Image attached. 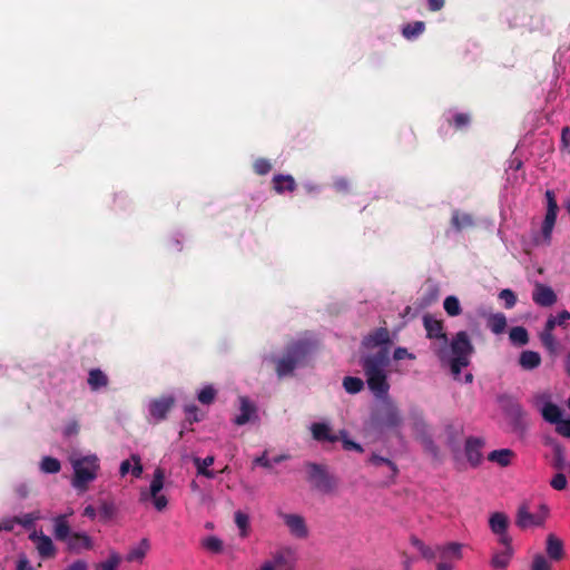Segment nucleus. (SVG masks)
Segmentation results:
<instances>
[{"label":"nucleus","instance_id":"1","mask_svg":"<svg viewBox=\"0 0 570 570\" xmlns=\"http://www.w3.org/2000/svg\"><path fill=\"white\" fill-rule=\"evenodd\" d=\"M423 323L428 336L435 340L433 348L436 355L442 362L450 365L453 377L460 381L461 368L470 364V357L474 351L468 333L464 331L456 333L449 344L443 332V323L440 320L425 315Z\"/></svg>","mask_w":570,"mask_h":570},{"label":"nucleus","instance_id":"2","mask_svg":"<svg viewBox=\"0 0 570 570\" xmlns=\"http://www.w3.org/2000/svg\"><path fill=\"white\" fill-rule=\"evenodd\" d=\"M387 351L380 348L375 354L366 356L363 367L370 390L380 400L377 421L382 425L395 426L400 422L397 409L387 396L389 383L386 381Z\"/></svg>","mask_w":570,"mask_h":570},{"label":"nucleus","instance_id":"3","mask_svg":"<svg viewBox=\"0 0 570 570\" xmlns=\"http://www.w3.org/2000/svg\"><path fill=\"white\" fill-rule=\"evenodd\" d=\"M72 468L71 485L78 492H86L100 471V459L95 453L73 451L68 456Z\"/></svg>","mask_w":570,"mask_h":570},{"label":"nucleus","instance_id":"4","mask_svg":"<svg viewBox=\"0 0 570 570\" xmlns=\"http://www.w3.org/2000/svg\"><path fill=\"white\" fill-rule=\"evenodd\" d=\"M164 485V471L156 469L149 487L142 488L139 492L140 502L150 503L158 512L164 511L168 505V498L163 492Z\"/></svg>","mask_w":570,"mask_h":570},{"label":"nucleus","instance_id":"5","mask_svg":"<svg viewBox=\"0 0 570 570\" xmlns=\"http://www.w3.org/2000/svg\"><path fill=\"white\" fill-rule=\"evenodd\" d=\"M312 351V343L298 341L288 347L287 354L277 361L276 371L278 376L289 374L297 365L302 364L305 356Z\"/></svg>","mask_w":570,"mask_h":570},{"label":"nucleus","instance_id":"6","mask_svg":"<svg viewBox=\"0 0 570 570\" xmlns=\"http://www.w3.org/2000/svg\"><path fill=\"white\" fill-rule=\"evenodd\" d=\"M547 210L541 224L540 234L535 238L538 244L550 245L552 240V233L557 222L559 206L556 199L554 191L548 189L544 194Z\"/></svg>","mask_w":570,"mask_h":570},{"label":"nucleus","instance_id":"7","mask_svg":"<svg viewBox=\"0 0 570 570\" xmlns=\"http://www.w3.org/2000/svg\"><path fill=\"white\" fill-rule=\"evenodd\" d=\"M465 544L456 541H448L436 544L438 559L435 570H454L455 563L463 559Z\"/></svg>","mask_w":570,"mask_h":570},{"label":"nucleus","instance_id":"8","mask_svg":"<svg viewBox=\"0 0 570 570\" xmlns=\"http://www.w3.org/2000/svg\"><path fill=\"white\" fill-rule=\"evenodd\" d=\"M277 517L283 521L292 537L301 540L308 537L309 530L303 515L278 510Z\"/></svg>","mask_w":570,"mask_h":570},{"label":"nucleus","instance_id":"9","mask_svg":"<svg viewBox=\"0 0 570 570\" xmlns=\"http://www.w3.org/2000/svg\"><path fill=\"white\" fill-rule=\"evenodd\" d=\"M533 404L540 411L544 421L557 424L562 419V410L550 401L549 393H539L533 396Z\"/></svg>","mask_w":570,"mask_h":570},{"label":"nucleus","instance_id":"10","mask_svg":"<svg viewBox=\"0 0 570 570\" xmlns=\"http://www.w3.org/2000/svg\"><path fill=\"white\" fill-rule=\"evenodd\" d=\"M509 524V517L503 512H493L489 517V528L502 546L512 543V538L508 532Z\"/></svg>","mask_w":570,"mask_h":570},{"label":"nucleus","instance_id":"11","mask_svg":"<svg viewBox=\"0 0 570 570\" xmlns=\"http://www.w3.org/2000/svg\"><path fill=\"white\" fill-rule=\"evenodd\" d=\"M548 512L549 510L546 505H541L538 513H531L527 505H521L517 514V524L522 529L540 527L544 523Z\"/></svg>","mask_w":570,"mask_h":570},{"label":"nucleus","instance_id":"12","mask_svg":"<svg viewBox=\"0 0 570 570\" xmlns=\"http://www.w3.org/2000/svg\"><path fill=\"white\" fill-rule=\"evenodd\" d=\"M174 404V397L164 396L157 400H151L148 403L149 422L157 423L166 417V414Z\"/></svg>","mask_w":570,"mask_h":570},{"label":"nucleus","instance_id":"13","mask_svg":"<svg viewBox=\"0 0 570 570\" xmlns=\"http://www.w3.org/2000/svg\"><path fill=\"white\" fill-rule=\"evenodd\" d=\"M239 411L240 413L234 419L236 425L240 426L258 420L257 407L245 396L239 397Z\"/></svg>","mask_w":570,"mask_h":570},{"label":"nucleus","instance_id":"14","mask_svg":"<svg viewBox=\"0 0 570 570\" xmlns=\"http://www.w3.org/2000/svg\"><path fill=\"white\" fill-rule=\"evenodd\" d=\"M29 538L35 542L41 558L46 559L55 556L56 548L50 537L46 535L41 531H35L29 535Z\"/></svg>","mask_w":570,"mask_h":570},{"label":"nucleus","instance_id":"15","mask_svg":"<svg viewBox=\"0 0 570 570\" xmlns=\"http://www.w3.org/2000/svg\"><path fill=\"white\" fill-rule=\"evenodd\" d=\"M69 551L79 553L94 548V540L86 532H72L66 541Z\"/></svg>","mask_w":570,"mask_h":570},{"label":"nucleus","instance_id":"16","mask_svg":"<svg viewBox=\"0 0 570 570\" xmlns=\"http://www.w3.org/2000/svg\"><path fill=\"white\" fill-rule=\"evenodd\" d=\"M532 299L539 306L549 307L557 302V295L551 287L537 283L532 293Z\"/></svg>","mask_w":570,"mask_h":570},{"label":"nucleus","instance_id":"17","mask_svg":"<svg viewBox=\"0 0 570 570\" xmlns=\"http://www.w3.org/2000/svg\"><path fill=\"white\" fill-rule=\"evenodd\" d=\"M546 552L550 560H561L564 557L563 541L553 533L548 534L546 540Z\"/></svg>","mask_w":570,"mask_h":570},{"label":"nucleus","instance_id":"18","mask_svg":"<svg viewBox=\"0 0 570 570\" xmlns=\"http://www.w3.org/2000/svg\"><path fill=\"white\" fill-rule=\"evenodd\" d=\"M484 442L480 438H470L465 443V455L472 465H478L481 462V449Z\"/></svg>","mask_w":570,"mask_h":570},{"label":"nucleus","instance_id":"19","mask_svg":"<svg viewBox=\"0 0 570 570\" xmlns=\"http://www.w3.org/2000/svg\"><path fill=\"white\" fill-rule=\"evenodd\" d=\"M504 549L502 551H498L493 553L491 558V567L495 570H505L511 561L513 556L512 543L509 546H503Z\"/></svg>","mask_w":570,"mask_h":570},{"label":"nucleus","instance_id":"20","mask_svg":"<svg viewBox=\"0 0 570 570\" xmlns=\"http://www.w3.org/2000/svg\"><path fill=\"white\" fill-rule=\"evenodd\" d=\"M53 522V535L58 541L66 542L70 534V525L66 514H59L52 519Z\"/></svg>","mask_w":570,"mask_h":570},{"label":"nucleus","instance_id":"21","mask_svg":"<svg viewBox=\"0 0 570 570\" xmlns=\"http://www.w3.org/2000/svg\"><path fill=\"white\" fill-rule=\"evenodd\" d=\"M149 549L150 542L148 539L144 538L137 546L129 550L128 554L126 556V560L128 562H141L148 553Z\"/></svg>","mask_w":570,"mask_h":570},{"label":"nucleus","instance_id":"22","mask_svg":"<svg viewBox=\"0 0 570 570\" xmlns=\"http://www.w3.org/2000/svg\"><path fill=\"white\" fill-rule=\"evenodd\" d=\"M514 456L515 454L512 450L500 449L490 452L488 455V460L504 468L511 464Z\"/></svg>","mask_w":570,"mask_h":570},{"label":"nucleus","instance_id":"23","mask_svg":"<svg viewBox=\"0 0 570 570\" xmlns=\"http://www.w3.org/2000/svg\"><path fill=\"white\" fill-rule=\"evenodd\" d=\"M119 472L121 476H125L126 474L131 472V474L135 478H139L142 473V465L140 463V459L137 455H131L130 460L122 461L120 464Z\"/></svg>","mask_w":570,"mask_h":570},{"label":"nucleus","instance_id":"24","mask_svg":"<svg viewBox=\"0 0 570 570\" xmlns=\"http://www.w3.org/2000/svg\"><path fill=\"white\" fill-rule=\"evenodd\" d=\"M487 327L493 334H502L507 328V317L502 313L490 314L487 318Z\"/></svg>","mask_w":570,"mask_h":570},{"label":"nucleus","instance_id":"25","mask_svg":"<svg viewBox=\"0 0 570 570\" xmlns=\"http://www.w3.org/2000/svg\"><path fill=\"white\" fill-rule=\"evenodd\" d=\"M311 432L313 438L317 441L335 442L337 440V436L331 434V429L326 423H313L311 425Z\"/></svg>","mask_w":570,"mask_h":570},{"label":"nucleus","instance_id":"26","mask_svg":"<svg viewBox=\"0 0 570 570\" xmlns=\"http://www.w3.org/2000/svg\"><path fill=\"white\" fill-rule=\"evenodd\" d=\"M411 544L421 553V556L431 561L438 558L436 546L430 547L416 537L411 538Z\"/></svg>","mask_w":570,"mask_h":570},{"label":"nucleus","instance_id":"27","mask_svg":"<svg viewBox=\"0 0 570 570\" xmlns=\"http://www.w3.org/2000/svg\"><path fill=\"white\" fill-rule=\"evenodd\" d=\"M519 363L524 370H533L540 365L541 357L537 352L523 351L520 355Z\"/></svg>","mask_w":570,"mask_h":570},{"label":"nucleus","instance_id":"28","mask_svg":"<svg viewBox=\"0 0 570 570\" xmlns=\"http://www.w3.org/2000/svg\"><path fill=\"white\" fill-rule=\"evenodd\" d=\"M273 181L275 190L279 194L285 190L292 191L295 188V180L289 175H276Z\"/></svg>","mask_w":570,"mask_h":570},{"label":"nucleus","instance_id":"29","mask_svg":"<svg viewBox=\"0 0 570 570\" xmlns=\"http://www.w3.org/2000/svg\"><path fill=\"white\" fill-rule=\"evenodd\" d=\"M509 338H510V342L513 345L522 346V345H525L528 343L529 335H528V332H527V330L524 327L515 326V327H512L510 330Z\"/></svg>","mask_w":570,"mask_h":570},{"label":"nucleus","instance_id":"30","mask_svg":"<svg viewBox=\"0 0 570 570\" xmlns=\"http://www.w3.org/2000/svg\"><path fill=\"white\" fill-rule=\"evenodd\" d=\"M235 523L239 531V537L243 539L247 538L250 531L249 517L242 511H237L235 512Z\"/></svg>","mask_w":570,"mask_h":570},{"label":"nucleus","instance_id":"31","mask_svg":"<svg viewBox=\"0 0 570 570\" xmlns=\"http://www.w3.org/2000/svg\"><path fill=\"white\" fill-rule=\"evenodd\" d=\"M202 547L212 553H222L224 549L223 541L216 535L205 537L202 542Z\"/></svg>","mask_w":570,"mask_h":570},{"label":"nucleus","instance_id":"32","mask_svg":"<svg viewBox=\"0 0 570 570\" xmlns=\"http://www.w3.org/2000/svg\"><path fill=\"white\" fill-rule=\"evenodd\" d=\"M121 562V557L116 551H110L107 560L95 566V570H117Z\"/></svg>","mask_w":570,"mask_h":570},{"label":"nucleus","instance_id":"33","mask_svg":"<svg viewBox=\"0 0 570 570\" xmlns=\"http://www.w3.org/2000/svg\"><path fill=\"white\" fill-rule=\"evenodd\" d=\"M443 307L446 314L451 317L458 316L462 313L460 301L456 296L453 295L445 297Z\"/></svg>","mask_w":570,"mask_h":570},{"label":"nucleus","instance_id":"34","mask_svg":"<svg viewBox=\"0 0 570 570\" xmlns=\"http://www.w3.org/2000/svg\"><path fill=\"white\" fill-rule=\"evenodd\" d=\"M107 382V376L100 370H91L89 372L88 384L92 390L106 386Z\"/></svg>","mask_w":570,"mask_h":570},{"label":"nucleus","instance_id":"35","mask_svg":"<svg viewBox=\"0 0 570 570\" xmlns=\"http://www.w3.org/2000/svg\"><path fill=\"white\" fill-rule=\"evenodd\" d=\"M389 341V333L386 330H379L373 335L365 338L364 344L366 346H380Z\"/></svg>","mask_w":570,"mask_h":570},{"label":"nucleus","instance_id":"36","mask_svg":"<svg viewBox=\"0 0 570 570\" xmlns=\"http://www.w3.org/2000/svg\"><path fill=\"white\" fill-rule=\"evenodd\" d=\"M343 386L347 393L355 394L363 389L364 383L358 377L346 376L343 381Z\"/></svg>","mask_w":570,"mask_h":570},{"label":"nucleus","instance_id":"37","mask_svg":"<svg viewBox=\"0 0 570 570\" xmlns=\"http://www.w3.org/2000/svg\"><path fill=\"white\" fill-rule=\"evenodd\" d=\"M40 469L45 473H58L61 469V464L59 460L55 458L45 456L40 463Z\"/></svg>","mask_w":570,"mask_h":570},{"label":"nucleus","instance_id":"38","mask_svg":"<svg viewBox=\"0 0 570 570\" xmlns=\"http://www.w3.org/2000/svg\"><path fill=\"white\" fill-rule=\"evenodd\" d=\"M17 518V524H21L23 528H32L35 522L41 519L40 511H33L30 513H24Z\"/></svg>","mask_w":570,"mask_h":570},{"label":"nucleus","instance_id":"39","mask_svg":"<svg viewBox=\"0 0 570 570\" xmlns=\"http://www.w3.org/2000/svg\"><path fill=\"white\" fill-rule=\"evenodd\" d=\"M423 30H424V23L421 21H416L414 23L406 24L403 28L402 33L406 39H412V38L417 37L419 35H421L423 32Z\"/></svg>","mask_w":570,"mask_h":570},{"label":"nucleus","instance_id":"40","mask_svg":"<svg viewBox=\"0 0 570 570\" xmlns=\"http://www.w3.org/2000/svg\"><path fill=\"white\" fill-rule=\"evenodd\" d=\"M531 570H551L552 566L547 557L541 553H537L531 563Z\"/></svg>","mask_w":570,"mask_h":570},{"label":"nucleus","instance_id":"41","mask_svg":"<svg viewBox=\"0 0 570 570\" xmlns=\"http://www.w3.org/2000/svg\"><path fill=\"white\" fill-rule=\"evenodd\" d=\"M215 396H216V391L213 386L210 385H207L205 387H203L199 392H198V401L202 403V404H210L213 403V401L215 400Z\"/></svg>","mask_w":570,"mask_h":570},{"label":"nucleus","instance_id":"42","mask_svg":"<svg viewBox=\"0 0 570 570\" xmlns=\"http://www.w3.org/2000/svg\"><path fill=\"white\" fill-rule=\"evenodd\" d=\"M370 462L373 465H383V464L386 465L390 469L392 476H395L397 473L396 465L391 460H389L386 458L380 456L377 454H373L370 458Z\"/></svg>","mask_w":570,"mask_h":570},{"label":"nucleus","instance_id":"43","mask_svg":"<svg viewBox=\"0 0 570 570\" xmlns=\"http://www.w3.org/2000/svg\"><path fill=\"white\" fill-rule=\"evenodd\" d=\"M215 462V458L213 455H208L205 459L194 458V464L197 469V473H202L206 471L210 465Z\"/></svg>","mask_w":570,"mask_h":570},{"label":"nucleus","instance_id":"44","mask_svg":"<svg viewBox=\"0 0 570 570\" xmlns=\"http://www.w3.org/2000/svg\"><path fill=\"white\" fill-rule=\"evenodd\" d=\"M499 298L503 301L507 308H512L517 303V297L511 289H502L499 294Z\"/></svg>","mask_w":570,"mask_h":570},{"label":"nucleus","instance_id":"45","mask_svg":"<svg viewBox=\"0 0 570 570\" xmlns=\"http://www.w3.org/2000/svg\"><path fill=\"white\" fill-rule=\"evenodd\" d=\"M540 340L550 352L556 351L557 342L552 332L542 331L540 334Z\"/></svg>","mask_w":570,"mask_h":570},{"label":"nucleus","instance_id":"46","mask_svg":"<svg viewBox=\"0 0 570 570\" xmlns=\"http://www.w3.org/2000/svg\"><path fill=\"white\" fill-rule=\"evenodd\" d=\"M560 150L570 154V128L568 126L561 129Z\"/></svg>","mask_w":570,"mask_h":570},{"label":"nucleus","instance_id":"47","mask_svg":"<svg viewBox=\"0 0 570 570\" xmlns=\"http://www.w3.org/2000/svg\"><path fill=\"white\" fill-rule=\"evenodd\" d=\"M452 223L456 228H463L472 224V219L468 214L455 213L452 217Z\"/></svg>","mask_w":570,"mask_h":570},{"label":"nucleus","instance_id":"48","mask_svg":"<svg viewBox=\"0 0 570 570\" xmlns=\"http://www.w3.org/2000/svg\"><path fill=\"white\" fill-rule=\"evenodd\" d=\"M568 481L563 473H557L550 481V485L558 491L567 488Z\"/></svg>","mask_w":570,"mask_h":570},{"label":"nucleus","instance_id":"49","mask_svg":"<svg viewBox=\"0 0 570 570\" xmlns=\"http://www.w3.org/2000/svg\"><path fill=\"white\" fill-rule=\"evenodd\" d=\"M556 431L558 434L564 436V438H570V417L568 419H561L557 424H556Z\"/></svg>","mask_w":570,"mask_h":570},{"label":"nucleus","instance_id":"50","mask_svg":"<svg viewBox=\"0 0 570 570\" xmlns=\"http://www.w3.org/2000/svg\"><path fill=\"white\" fill-rule=\"evenodd\" d=\"M341 440H342L344 450L363 452V448L358 443H355L354 441L350 440L345 432H342Z\"/></svg>","mask_w":570,"mask_h":570},{"label":"nucleus","instance_id":"51","mask_svg":"<svg viewBox=\"0 0 570 570\" xmlns=\"http://www.w3.org/2000/svg\"><path fill=\"white\" fill-rule=\"evenodd\" d=\"M99 512L104 520H110L115 514V505L111 502H102Z\"/></svg>","mask_w":570,"mask_h":570},{"label":"nucleus","instance_id":"52","mask_svg":"<svg viewBox=\"0 0 570 570\" xmlns=\"http://www.w3.org/2000/svg\"><path fill=\"white\" fill-rule=\"evenodd\" d=\"M185 412H186V415H187V420L190 422V423H194V422H198L202 420V415H199V410L196 405L191 404V405H187L185 407Z\"/></svg>","mask_w":570,"mask_h":570},{"label":"nucleus","instance_id":"53","mask_svg":"<svg viewBox=\"0 0 570 570\" xmlns=\"http://www.w3.org/2000/svg\"><path fill=\"white\" fill-rule=\"evenodd\" d=\"M254 168L257 174L265 175L271 170V164L265 159H258L255 161Z\"/></svg>","mask_w":570,"mask_h":570},{"label":"nucleus","instance_id":"54","mask_svg":"<svg viewBox=\"0 0 570 570\" xmlns=\"http://www.w3.org/2000/svg\"><path fill=\"white\" fill-rule=\"evenodd\" d=\"M16 570H35V568L30 564L27 557L21 556L19 557L17 561V569Z\"/></svg>","mask_w":570,"mask_h":570},{"label":"nucleus","instance_id":"55","mask_svg":"<svg viewBox=\"0 0 570 570\" xmlns=\"http://www.w3.org/2000/svg\"><path fill=\"white\" fill-rule=\"evenodd\" d=\"M65 570H88V563L85 560H76L66 567Z\"/></svg>","mask_w":570,"mask_h":570},{"label":"nucleus","instance_id":"56","mask_svg":"<svg viewBox=\"0 0 570 570\" xmlns=\"http://www.w3.org/2000/svg\"><path fill=\"white\" fill-rule=\"evenodd\" d=\"M2 531H12L17 524V518H8L0 522Z\"/></svg>","mask_w":570,"mask_h":570},{"label":"nucleus","instance_id":"57","mask_svg":"<svg viewBox=\"0 0 570 570\" xmlns=\"http://www.w3.org/2000/svg\"><path fill=\"white\" fill-rule=\"evenodd\" d=\"M470 121V118L466 114H456L454 116V125L460 128V127H463L465 125H468Z\"/></svg>","mask_w":570,"mask_h":570},{"label":"nucleus","instance_id":"58","mask_svg":"<svg viewBox=\"0 0 570 570\" xmlns=\"http://www.w3.org/2000/svg\"><path fill=\"white\" fill-rule=\"evenodd\" d=\"M393 357L395 360H403L404 357L413 358L414 356L407 352L404 347H397L394 351Z\"/></svg>","mask_w":570,"mask_h":570},{"label":"nucleus","instance_id":"59","mask_svg":"<svg viewBox=\"0 0 570 570\" xmlns=\"http://www.w3.org/2000/svg\"><path fill=\"white\" fill-rule=\"evenodd\" d=\"M254 464L255 465H261V466H264V468H272V461H271V459L267 458L266 453H264L263 455L256 458L254 460Z\"/></svg>","mask_w":570,"mask_h":570},{"label":"nucleus","instance_id":"60","mask_svg":"<svg viewBox=\"0 0 570 570\" xmlns=\"http://www.w3.org/2000/svg\"><path fill=\"white\" fill-rule=\"evenodd\" d=\"M553 317L557 318V324L561 326L570 320V313L564 309V311L558 313V315L553 316Z\"/></svg>","mask_w":570,"mask_h":570},{"label":"nucleus","instance_id":"61","mask_svg":"<svg viewBox=\"0 0 570 570\" xmlns=\"http://www.w3.org/2000/svg\"><path fill=\"white\" fill-rule=\"evenodd\" d=\"M82 514L91 520H94L96 517H97V510L95 507L92 505H87L85 509H83V512Z\"/></svg>","mask_w":570,"mask_h":570},{"label":"nucleus","instance_id":"62","mask_svg":"<svg viewBox=\"0 0 570 570\" xmlns=\"http://www.w3.org/2000/svg\"><path fill=\"white\" fill-rule=\"evenodd\" d=\"M78 432V425L76 422H71L69 423L66 428H65V435L67 436H70L72 434H76Z\"/></svg>","mask_w":570,"mask_h":570},{"label":"nucleus","instance_id":"63","mask_svg":"<svg viewBox=\"0 0 570 570\" xmlns=\"http://www.w3.org/2000/svg\"><path fill=\"white\" fill-rule=\"evenodd\" d=\"M428 2H429V8L432 11L440 10L444 4V0H428Z\"/></svg>","mask_w":570,"mask_h":570},{"label":"nucleus","instance_id":"64","mask_svg":"<svg viewBox=\"0 0 570 570\" xmlns=\"http://www.w3.org/2000/svg\"><path fill=\"white\" fill-rule=\"evenodd\" d=\"M557 318H554L553 316H550L548 320H547V323H546V326L543 328V331H548V332H553L554 327L557 326Z\"/></svg>","mask_w":570,"mask_h":570}]
</instances>
